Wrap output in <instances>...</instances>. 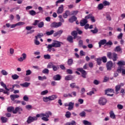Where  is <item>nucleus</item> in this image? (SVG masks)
I'll use <instances>...</instances> for the list:
<instances>
[{
	"label": "nucleus",
	"instance_id": "f257e3e1",
	"mask_svg": "<svg viewBox=\"0 0 125 125\" xmlns=\"http://www.w3.org/2000/svg\"><path fill=\"white\" fill-rule=\"evenodd\" d=\"M59 18L60 21L59 22H54L52 23L50 25L51 28H58L62 26V23H64V19L62 17V15L59 16Z\"/></svg>",
	"mask_w": 125,
	"mask_h": 125
},
{
	"label": "nucleus",
	"instance_id": "f03ea898",
	"mask_svg": "<svg viewBox=\"0 0 125 125\" xmlns=\"http://www.w3.org/2000/svg\"><path fill=\"white\" fill-rule=\"evenodd\" d=\"M61 43L62 44H63V42H62L57 41H54V42H52L51 44H49V47H50V48L51 47H61Z\"/></svg>",
	"mask_w": 125,
	"mask_h": 125
},
{
	"label": "nucleus",
	"instance_id": "7ed1b4c3",
	"mask_svg": "<svg viewBox=\"0 0 125 125\" xmlns=\"http://www.w3.org/2000/svg\"><path fill=\"white\" fill-rule=\"evenodd\" d=\"M52 115V113L50 111H47L45 112V113H41L40 114H37V118H41L42 117H46V118H49V116H51Z\"/></svg>",
	"mask_w": 125,
	"mask_h": 125
},
{
	"label": "nucleus",
	"instance_id": "20e7f679",
	"mask_svg": "<svg viewBox=\"0 0 125 125\" xmlns=\"http://www.w3.org/2000/svg\"><path fill=\"white\" fill-rule=\"evenodd\" d=\"M99 47H101L102 45H104L105 44V46L106 45H110V41H109L108 42H107V40L105 39H103L99 42Z\"/></svg>",
	"mask_w": 125,
	"mask_h": 125
},
{
	"label": "nucleus",
	"instance_id": "39448f33",
	"mask_svg": "<svg viewBox=\"0 0 125 125\" xmlns=\"http://www.w3.org/2000/svg\"><path fill=\"white\" fill-rule=\"evenodd\" d=\"M98 103L101 106H104V105H106V103H107V99L103 97H101L99 99Z\"/></svg>",
	"mask_w": 125,
	"mask_h": 125
},
{
	"label": "nucleus",
	"instance_id": "423d86ee",
	"mask_svg": "<svg viewBox=\"0 0 125 125\" xmlns=\"http://www.w3.org/2000/svg\"><path fill=\"white\" fill-rule=\"evenodd\" d=\"M38 118L39 117H37V115L36 117L29 116L28 117L26 122L28 124H31V123H33V122H35V121H38Z\"/></svg>",
	"mask_w": 125,
	"mask_h": 125
},
{
	"label": "nucleus",
	"instance_id": "0eeeda50",
	"mask_svg": "<svg viewBox=\"0 0 125 125\" xmlns=\"http://www.w3.org/2000/svg\"><path fill=\"white\" fill-rule=\"evenodd\" d=\"M77 70L79 72H81L83 78H84V79H85L86 78V71L83 70V68L81 67L78 68L77 69Z\"/></svg>",
	"mask_w": 125,
	"mask_h": 125
},
{
	"label": "nucleus",
	"instance_id": "6e6552de",
	"mask_svg": "<svg viewBox=\"0 0 125 125\" xmlns=\"http://www.w3.org/2000/svg\"><path fill=\"white\" fill-rule=\"evenodd\" d=\"M23 111V108L21 106H17L15 108L14 111H13V114H16L19 113V114H21V112Z\"/></svg>",
	"mask_w": 125,
	"mask_h": 125
},
{
	"label": "nucleus",
	"instance_id": "1a4fd4ad",
	"mask_svg": "<svg viewBox=\"0 0 125 125\" xmlns=\"http://www.w3.org/2000/svg\"><path fill=\"white\" fill-rule=\"evenodd\" d=\"M21 57L18 59V61L20 62H23L24 60H26L27 59V54L26 53H22Z\"/></svg>",
	"mask_w": 125,
	"mask_h": 125
},
{
	"label": "nucleus",
	"instance_id": "9d476101",
	"mask_svg": "<svg viewBox=\"0 0 125 125\" xmlns=\"http://www.w3.org/2000/svg\"><path fill=\"white\" fill-rule=\"evenodd\" d=\"M63 11H64V5L62 4L60 7H58V9L57 10V13L58 14H61L63 13Z\"/></svg>",
	"mask_w": 125,
	"mask_h": 125
},
{
	"label": "nucleus",
	"instance_id": "9b49d317",
	"mask_svg": "<svg viewBox=\"0 0 125 125\" xmlns=\"http://www.w3.org/2000/svg\"><path fill=\"white\" fill-rule=\"evenodd\" d=\"M74 105H75V103L69 102L68 105H65L66 107L68 106V110L69 111H71V110H73V108H74Z\"/></svg>",
	"mask_w": 125,
	"mask_h": 125
},
{
	"label": "nucleus",
	"instance_id": "f8f14e48",
	"mask_svg": "<svg viewBox=\"0 0 125 125\" xmlns=\"http://www.w3.org/2000/svg\"><path fill=\"white\" fill-rule=\"evenodd\" d=\"M62 34H63V30H59V31L54 33L53 34V37H56L57 36L60 37V36H61V35H62Z\"/></svg>",
	"mask_w": 125,
	"mask_h": 125
},
{
	"label": "nucleus",
	"instance_id": "ddd939ff",
	"mask_svg": "<svg viewBox=\"0 0 125 125\" xmlns=\"http://www.w3.org/2000/svg\"><path fill=\"white\" fill-rule=\"evenodd\" d=\"M26 30H27V31H30L29 32H27V34H33V33H34L35 32V30L32 29V27H31V26H27L25 27Z\"/></svg>",
	"mask_w": 125,
	"mask_h": 125
},
{
	"label": "nucleus",
	"instance_id": "4468645a",
	"mask_svg": "<svg viewBox=\"0 0 125 125\" xmlns=\"http://www.w3.org/2000/svg\"><path fill=\"white\" fill-rule=\"evenodd\" d=\"M66 40L70 43H73V42H74V37L71 35H69Z\"/></svg>",
	"mask_w": 125,
	"mask_h": 125
},
{
	"label": "nucleus",
	"instance_id": "2eb2a0df",
	"mask_svg": "<svg viewBox=\"0 0 125 125\" xmlns=\"http://www.w3.org/2000/svg\"><path fill=\"white\" fill-rule=\"evenodd\" d=\"M118 73H122L123 75H125V69L122 68V67H119L117 70Z\"/></svg>",
	"mask_w": 125,
	"mask_h": 125
},
{
	"label": "nucleus",
	"instance_id": "dca6fc26",
	"mask_svg": "<svg viewBox=\"0 0 125 125\" xmlns=\"http://www.w3.org/2000/svg\"><path fill=\"white\" fill-rule=\"evenodd\" d=\"M87 23V20L85 19H83L80 21V25L81 26H82V27H83V26H85Z\"/></svg>",
	"mask_w": 125,
	"mask_h": 125
},
{
	"label": "nucleus",
	"instance_id": "f3484780",
	"mask_svg": "<svg viewBox=\"0 0 125 125\" xmlns=\"http://www.w3.org/2000/svg\"><path fill=\"white\" fill-rule=\"evenodd\" d=\"M53 80L54 81H60L61 80V76L60 74H57L53 76Z\"/></svg>",
	"mask_w": 125,
	"mask_h": 125
},
{
	"label": "nucleus",
	"instance_id": "a211bd4d",
	"mask_svg": "<svg viewBox=\"0 0 125 125\" xmlns=\"http://www.w3.org/2000/svg\"><path fill=\"white\" fill-rule=\"evenodd\" d=\"M77 19L76 16H73L69 19L68 21L70 23H73Z\"/></svg>",
	"mask_w": 125,
	"mask_h": 125
},
{
	"label": "nucleus",
	"instance_id": "6ab92c4d",
	"mask_svg": "<svg viewBox=\"0 0 125 125\" xmlns=\"http://www.w3.org/2000/svg\"><path fill=\"white\" fill-rule=\"evenodd\" d=\"M20 96L19 95H11L10 98L12 101H15L16 98H19Z\"/></svg>",
	"mask_w": 125,
	"mask_h": 125
},
{
	"label": "nucleus",
	"instance_id": "aec40b11",
	"mask_svg": "<svg viewBox=\"0 0 125 125\" xmlns=\"http://www.w3.org/2000/svg\"><path fill=\"white\" fill-rule=\"evenodd\" d=\"M73 79L74 76L71 75H68L65 77L64 80L65 81H72Z\"/></svg>",
	"mask_w": 125,
	"mask_h": 125
},
{
	"label": "nucleus",
	"instance_id": "412c9836",
	"mask_svg": "<svg viewBox=\"0 0 125 125\" xmlns=\"http://www.w3.org/2000/svg\"><path fill=\"white\" fill-rule=\"evenodd\" d=\"M71 35L72 36V37H73L74 40H76V37L78 36V32H77L76 30H74L71 32Z\"/></svg>",
	"mask_w": 125,
	"mask_h": 125
},
{
	"label": "nucleus",
	"instance_id": "4be33fe9",
	"mask_svg": "<svg viewBox=\"0 0 125 125\" xmlns=\"http://www.w3.org/2000/svg\"><path fill=\"white\" fill-rule=\"evenodd\" d=\"M0 120L2 124H5V123H7V121H8V119L4 117H1Z\"/></svg>",
	"mask_w": 125,
	"mask_h": 125
},
{
	"label": "nucleus",
	"instance_id": "5701e85b",
	"mask_svg": "<svg viewBox=\"0 0 125 125\" xmlns=\"http://www.w3.org/2000/svg\"><path fill=\"white\" fill-rule=\"evenodd\" d=\"M110 117L111 119H113V120H116V115H115L114 111H110Z\"/></svg>",
	"mask_w": 125,
	"mask_h": 125
},
{
	"label": "nucleus",
	"instance_id": "b1692460",
	"mask_svg": "<svg viewBox=\"0 0 125 125\" xmlns=\"http://www.w3.org/2000/svg\"><path fill=\"white\" fill-rule=\"evenodd\" d=\"M30 83L28 82H25L23 83H21L20 85L22 86V87H28L29 85H30Z\"/></svg>",
	"mask_w": 125,
	"mask_h": 125
},
{
	"label": "nucleus",
	"instance_id": "393cba45",
	"mask_svg": "<svg viewBox=\"0 0 125 125\" xmlns=\"http://www.w3.org/2000/svg\"><path fill=\"white\" fill-rule=\"evenodd\" d=\"M117 59H118V54H117L116 53H113L112 60L113 61H117Z\"/></svg>",
	"mask_w": 125,
	"mask_h": 125
},
{
	"label": "nucleus",
	"instance_id": "a878e982",
	"mask_svg": "<svg viewBox=\"0 0 125 125\" xmlns=\"http://www.w3.org/2000/svg\"><path fill=\"white\" fill-rule=\"evenodd\" d=\"M29 13L30 15H31V16H35L36 15L38 14V13H39V12H36L35 10H31L29 11Z\"/></svg>",
	"mask_w": 125,
	"mask_h": 125
},
{
	"label": "nucleus",
	"instance_id": "bb28decb",
	"mask_svg": "<svg viewBox=\"0 0 125 125\" xmlns=\"http://www.w3.org/2000/svg\"><path fill=\"white\" fill-rule=\"evenodd\" d=\"M57 98V96L56 95H53L52 96H49V99L50 101L52 100H55Z\"/></svg>",
	"mask_w": 125,
	"mask_h": 125
},
{
	"label": "nucleus",
	"instance_id": "cd10ccee",
	"mask_svg": "<svg viewBox=\"0 0 125 125\" xmlns=\"http://www.w3.org/2000/svg\"><path fill=\"white\" fill-rule=\"evenodd\" d=\"M0 84L2 87H4L5 90H7V91H9V89L7 88V87L6 86V84H5L3 82H1Z\"/></svg>",
	"mask_w": 125,
	"mask_h": 125
},
{
	"label": "nucleus",
	"instance_id": "c85d7f7f",
	"mask_svg": "<svg viewBox=\"0 0 125 125\" xmlns=\"http://www.w3.org/2000/svg\"><path fill=\"white\" fill-rule=\"evenodd\" d=\"M73 61L72 59H69L67 61V65L68 66H72L73 65Z\"/></svg>",
	"mask_w": 125,
	"mask_h": 125
},
{
	"label": "nucleus",
	"instance_id": "c756f323",
	"mask_svg": "<svg viewBox=\"0 0 125 125\" xmlns=\"http://www.w3.org/2000/svg\"><path fill=\"white\" fill-rule=\"evenodd\" d=\"M53 34H54V30H53L46 32V36H51V35H53Z\"/></svg>",
	"mask_w": 125,
	"mask_h": 125
},
{
	"label": "nucleus",
	"instance_id": "7c9ffc66",
	"mask_svg": "<svg viewBox=\"0 0 125 125\" xmlns=\"http://www.w3.org/2000/svg\"><path fill=\"white\" fill-rule=\"evenodd\" d=\"M38 28H43V26H44V22L43 21H41L38 24Z\"/></svg>",
	"mask_w": 125,
	"mask_h": 125
},
{
	"label": "nucleus",
	"instance_id": "2f4dec72",
	"mask_svg": "<svg viewBox=\"0 0 125 125\" xmlns=\"http://www.w3.org/2000/svg\"><path fill=\"white\" fill-rule=\"evenodd\" d=\"M104 7V5H103V3H100L98 4L97 8L99 9V10H102V9H103Z\"/></svg>",
	"mask_w": 125,
	"mask_h": 125
},
{
	"label": "nucleus",
	"instance_id": "473e14b6",
	"mask_svg": "<svg viewBox=\"0 0 125 125\" xmlns=\"http://www.w3.org/2000/svg\"><path fill=\"white\" fill-rule=\"evenodd\" d=\"M7 110L9 113H11V112H13V111H14V107L13 106H9L7 108Z\"/></svg>",
	"mask_w": 125,
	"mask_h": 125
},
{
	"label": "nucleus",
	"instance_id": "72a5a7b5",
	"mask_svg": "<svg viewBox=\"0 0 125 125\" xmlns=\"http://www.w3.org/2000/svg\"><path fill=\"white\" fill-rule=\"evenodd\" d=\"M103 4L104 6H107V5H110V2L107 0H104L103 2Z\"/></svg>",
	"mask_w": 125,
	"mask_h": 125
},
{
	"label": "nucleus",
	"instance_id": "f704fd0d",
	"mask_svg": "<svg viewBox=\"0 0 125 125\" xmlns=\"http://www.w3.org/2000/svg\"><path fill=\"white\" fill-rule=\"evenodd\" d=\"M81 92H82V94H81L82 97H83V98L85 97V96L83 95L85 92V89H84V88H82L81 89Z\"/></svg>",
	"mask_w": 125,
	"mask_h": 125
},
{
	"label": "nucleus",
	"instance_id": "c9c22d12",
	"mask_svg": "<svg viewBox=\"0 0 125 125\" xmlns=\"http://www.w3.org/2000/svg\"><path fill=\"white\" fill-rule=\"evenodd\" d=\"M97 61V63L98 64V65H101L102 63V60L101 59V58H98L96 60Z\"/></svg>",
	"mask_w": 125,
	"mask_h": 125
},
{
	"label": "nucleus",
	"instance_id": "e433bc0d",
	"mask_svg": "<svg viewBox=\"0 0 125 125\" xmlns=\"http://www.w3.org/2000/svg\"><path fill=\"white\" fill-rule=\"evenodd\" d=\"M91 32L93 34H97V33H98V29H97V27H95L94 30H91Z\"/></svg>",
	"mask_w": 125,
	"mask_h": 125
},
{
	"label": "nucleus",
	"instance_id": "4c0bfd02",
	"mask_svg": "<svg viewBox=\"0 0 125 125\" xmlns=\"http://www.w3.org/2000/svg\"><path fill=\"white\" fill-rule=\"evenodd\" d=\"M83 125H92V124L90 122H89L86 120H83Z\"/></svg>",
	"mask_w": 125,
	"mask_h": 125
},
{
	"label": "nucleus",
	"instance_id": "58836bf2",
	"mask_svg": "<svg viewBox=\"0 0 125 125\" xmlns=\"http://www.w3.org/2000/svg\"><path fill=\"white\" fill-rule=\"evenodd\" d=\"M119 66H125V62L124 61H119L117 63Z\"/></svg>",
	"mask_w": 125,
	"mask_h": 125
},
{
	"label": "nucleus",
	"instance_id": "ea45409f",
	"mask_svg": "<svg viewBox=\"0 0 125 125\" xmlns=\"http://www.w3.org/2000/svg\"><path fill=\"white\" fill-rule=\"evenodd\" d=\"M52 69L53 71H57V70H59V66L57 65L56 66L55 65L53 64Z\"/></svg>",
	"mask_w": 125,
	"mask_h": 125
},
{
	"label": "nucleus",
	"instance_id": "a19ab883",
	"mask_svg": "<svg viewBox=\"0 0 125 125\" xmlns=\"http://www.w3.org/2000/svg\"><path fill=\"white\" fill-rule=\"evenodd\" d=\"M83 45V41L82 40H79L78 42V45L80 47H82Z\"/></svg>",
	"mask_w": 125,
	"mask_h": 125
},
{
	"label": "nucleus",
	"instance_id": "79ce46f5",
	"mask_svg": "<svg viewBox=\"0 0 125 125\" xmlns=\"http://www.w3.org/2000/svg\"><path fill=\"white\" fill-rule=\"evenodd\" d=\"M12 78L13 80H18V79H19V76L17 74H14L12 76Z\"/></svg>",
	"mask_w": 125,
	"mask_h": 125
},
{
	"label": "nucleus",
	"instance_id": "37998d69",
	"mask_svg": "<svg viewBox=\"0 0 125 125\" xmlns=\"http://www.w3.org/2000/svg\"><path fill=\"white\" fill-rule=\"evenodd\" d=\"M115 51H116L117 52H120L121 50H122V48H121V47L120 46H116L115 49Z\"/></svg>",
	"mask_w": 125,
	"mask_h": 125
},
{
	"label": "nucleus",
	"instance_id": "c03bdc74",
	"mask_svg": "<svg viewBox=\"0 0 125 125\" xmlns=\"http://www.w3.org/2000/svg\"><path fill=\"white\" fill-rule=\"evenodd\" d=\"M71 115V112H70L69 111H67L65 113V116L66 118H70Z\"/></svg>",
	"mask_w": 125,
	"mask_h": 125
},
{
	"label": "nucleus",
	"instance_id": "a18cd8bd",
	"mask_svg": "<svg viewBox=\"0 0 125 125\" xmlns=\"http://www.w3.org/2000/svg\"><path fill=\"white\" fill-rule=\"evenodd\" d=\"M1 74L3 76H7V75H8V73H7L5 70H2L1 71Z\"/></svg>",
	"mask_w": 125,
	"mask_h": 125
},
{
	"label": "nucleus",
	"instance_id": "49530a36",
	"mask_svg": "<svg viewBox=\"0 0 125 125\" xmlns=\"http://www.w3.org/2000/svg\"><path fill=\"white\" fill-rule=\"evenodd\" d=\"M42 73L43 74H48L49 73V70H48L47 68H45L42 70Z\"/></svg>",
	"mask_w": 125,
	"mask_h": 125
},
{
	"label": "nucleus",
	"instance_id": "de8ad7c7",
	"mask_svg": "<svg viewBox=\"0 0 125 125\" xmlns=\"http://www.w3.org/2000/svg\"><path fill=\"white\" fill-rule=\"evenodd\" d=\"M79 115L80 117H82V118H83L85 117V111H82L79 114Z\"/></svg>",
	"mask_w": 125,
	"mask_h": 125
},
{
	"label": "nucleus",
	"instance_id": "09e8293b",
	"mask_svg": "<svg viewBox=\"0 0 125 125\" xmlns=\"http://www.w3.org/2000/svg\"><path fill=\"white\" fill-rule=\"evenodd\" d=\"M47 93H48V90H46L42 91L41 93V95H46V94H47Z\"/></svg>",
	"mask_w": 125,
	"mask_h": 125
},
{
	"label": "nucleus",
	"instance_id": "8fccbe9b",
	"mask_svg": "<svg viewBox=\"0 0 125 125\" xmlns=\"http://www.w3.org/2000/svg\"><path fill=\"white\" fill-rule=\"evenodd\" d=\"M120 89H121V86L120 85H117L115 86V91L116 92H118Z\"/></svg>",
	"mask_w": 125,
	"mask_h": 125
},
{
	"label": "nucleus",
	"instance_id": "3c124183",
	"mask_svg": "<svg viewBox=\"0 0 125 125\" xmlns=\"http://www.w3.org/2000/svg\"><path fill=\"white\" fill-rule=\"evenodd\" d=\"M17 26H23V25H25V22L23 21H20L16 23Z\"/></svg>",
	"mask_w": 125,
	"mask_h": 125
},
{
	"label": "nucleus",
	"instance_id": "603ef678",
	"mask_svg": "<svg viewBox=\"0 0 125 125\" xmlns=\"http://www.w3.org/2000/svg\"><path fill=\"white\" fill-rule=\"evenodd\" d=\"M101 59L104 63L107 62V58L105 56L102 57Z\"/></svg>",
	"mask_w": 125,
	"mask_h": 125
},
{
	"label": "nucleus",
	"instance_id": "864d4df0",
	"mask_svg": "<svg viewBox=\"0 0 125 125\" xmlns=\"http://www.w3.org/2000/svg\"><path fill=\"white\" fill-rule=\"evenodd\" d=\"M43 57L44 59H50L51 58L49 54L44 55Z\"/></svg>",
	"mask_w": 125,
	"mask_h": 125
},
{
	"label": "nucleus",
	"instance_id": "5fc2aeb1",
	"mask_svg": "<svg viewBox=\"0 0 125 125\" xmlns=\"http://www.w3.org/2000/svg\"><path fill=\"white\" fill-rule=\"evenodd\" d=\"M32 74V71L31 70L28 69L26 71V76H30Z\"/></svg>",
	"mask_w": 125,
	"mask_h": 125
},
{
	"label": "nucleus",
	"instance_id": "6e6d98bb",
	"mask_svg": "<svg viewBox=\"0 0 125 125\" xmlns=\"http://www.w3.org/2000/svg\"><path fill=\"white\" fill-rule=\"evenodd\" d=\"M43 101H44V102H48V101H49V97H43Z\"/></svg>",
	"mask_w": 125,
	"mask_h": 125
},
{
	"label": "nucleus",
	"instance_id": "4d7b16f0",
	"mask_svg": "<svg viewBox=\"0 0 125 125\" xmlns=\"http://www.w3.org/2000/svg\"><path fill=\"white\" fill-rule=\"evenodd\" d=\"M109 92H110V88H108L105 90V94H107V96H110V94H109Z\"/></svg>",
	"mask_w": 125,
	"mask_h": 125
},
{
	"label": "nucleus",
	"instance_id": "13d9d810",
	"mask_svg": "<svg viewBox=\"0 0 125 125\" xmlns=\"http://www.w3.org/2000/svg\"><path fill=\"white\" fill-rule=\"evenodd\" d=\"M123 36H124V34L122 33H121L117 36V38L118 39V40H122V39H123Z\"/></svg>",
	"mask_w": 125,
	"mask_h": 125
},
{
	"label": "nucleus",
	"instance_id": "bf43d9fd",
	"mask_svg": "<svg viewBox=\"0 0 125 125\" xmlns=\"http://www.w3.org/2000/svg\"><path fill=\"white\" fill-rule=\"evenodd\" d=\"M94 84H95L96 85H98L100 83V82L98 81L97 80H95L93 81Z\"/></svg>",
	"mask_w": 125,
	"mask_h": 125
},
{
	"label": "nucleus",
	"instance_id": "052dcab7",
	"mask_svg": "<svg viewBox=\"0 0 125 125\" xmlns=\"http://www.w3.org/2000/svg\"><path fill=\"white\" fill-rule=\"evenodd\" d=\"M42 120L44 122H48V121H49L48 117H45L44 116L42 117Z\"/></svg>",
	"mask_w": 125,
	"mask_h": 125
},
{
	"label": "nucleus",
	"instance_id": "680f3d73",
	"mask_svg": "<svg viewBox=\"0 0 125 125\" xmlns=\"http://www.w3.org/2000/svg\"><path fill=\"white\" fill-rule=\"evenodd\" d=\"M69 86L70 87H71V88H75L76 86V83H71V84H70Z\"/></svg>",
	"mask_w": 125,
	"mask_h": 125
},
{
	"label": "nucleus",
	"instance_id": "e2e57ef3",
	"mask_svg": "<svg viewBox=\"0 0 125 125\" xmlns=\"http://www.w3.org/2000/svg\"><path fill=\"white\" fill-rule=\"evenodd\" d=\"M23 99L24 101H26V102H28V101H29V98L28 97V96H27V95H25L24 96H23Z\"/></svg>",
	"mask_w": 125,
	"mask_h": 125
},
{
	"label": "nucleus",
	"instance_id": "0e129e2a",
	"mask_svg": "<svg viewBox=\"0 0 125 125\" xmlns=\"http://www.w3.org/2000/svg\"><path fill=\"white\" fill-rule=\"evenodd\" d=\"M39 22H40V21L39 20H35L34 21V22L32 24L33 26H37L39 24Z\"/></svg>",
	"mask_w": 125,
	"mask_h": 125
},
{
	"label": "nucleus",
	"instance_id": "69168bd1",
	"mask_svg": "<svg viewBox=\"0 0 125 125\" xmlns=\"http://www.w3.org/2000/svg\"><path fill=\"white\" fill-rule=\"evenodd\" d=\"M92 94H94V90H92L89 92L87 93V95H89L90 96H91Z\"/></svg>",
	"mask_w": 125,
	"mask_h": 125
},
{
	"label": "nucleus",
	"instance_id": "338daca9",
	"mask_svg": "<svg viewBox=\"0 0 125 125\" xmlns=\"http://www.w3.org/2000/svg\"><path fill=\"white\" fill-rule=\"evenodd\" d=\"M117 108L119 110H122L124 108V106H123L122 104H118L117 105Z\"/></svg>",
	"mask_w": 125,
	"mask_h": 125
},
{
	"label": "nucleus",
	"instance_id": "774afa93",
	"mask_svg": "<svg viewBox=\"0 0 125 125\" xmlns=\"http://www.w3.org/2000/svg\"><path fill=\"white\" fill-rule=\"evenodd\" d=\"M37 36L38 37L39 39H41V38H42V37H43V33H38Z\"/></svg>",
	"mask_w": 125,
	"mask_h": 125
}]
</instances>
